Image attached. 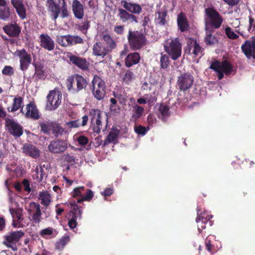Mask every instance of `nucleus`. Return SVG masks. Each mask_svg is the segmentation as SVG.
<instances>
[{
    "label": "nucleus",
    "instance_id": "1",
    "mask_svg": "<svg viewBox=\"0 0 255 255\" xmlns=\"http://www.w3.org/2000/svg\"><path fill=\"white\" fill-rule=\"evenodd\" d=\"M205 25L207 29H216L219 28L224 21L220 13L213 7L205 9Z\"/></svg>",
    "mask_w": 255,
    "mask_h": 255
},
{
    "label": "nucleus",
    "instance_id": "2",
    "mask_svg": "<svg viewBox=\"0 0 255 255\" xmlns=\"http://www.w3.org/2000/svg\"><path fill=\"white\" fill-rule=\"evenodd\" d=\"M128 45L132 51L142 48L147 43L146 35L142 31L129 30L127 35Z\"/></svg>",
    "mask_w": 255,
    "mask_h": 255
},
{
    "label": "nucleus",
    "instance_id": "3",
    "mask_svg": "<svg viewBox=\"0 0 255 255\" xmlns=\"http://www.w3.org/2000/svg\"><path fill=\"white\" fill-rule=\"evenodd\" d=\"M87 85V80L79 74H74L67 79L66 86L68 91L74 94L85 90Z\"/></svg>",
    "mask_w": 255,
    "mask_h": 255
},
{
    "label": "nucleus",
    "instance_id": "4",
    "mask_svg": "<svg viewBox=\"0 0 255 255\" xmlns=\"http://www.w3.org/2000/svg\"><path fill=\"white\" fill-rule=\"evenodd\" d=\"M165 51L173 60H176L181 55L182 46L178 38L167 41L164 44Z\"/></svg>",
    "mask_w": 255,
    "mask_h": 255
},
{
    "label": "nucleus",
    "instance_id": "5",
    "mask_svg": "<svg viewBox=\"0 0 255 255\" xmlns=\"http://www.w3.org/2000/svg\"><path fill=\"white\" fill-rule=\"evenodd\" d=\"M92 83V93L94 97L98 101L103 100L106 94L105 82L100 77L95 75Z\"/></svg>",
    "mask_w": 255,
    "mask_h": 255
},
{
    "label": "nucleus",
    "instance_id": "6",
    "mask_svg": "<svg viewBox=\"0 0 255 255\" xmlns=\"http://www.w3.org/2000/svg\"><path fill=\"white\" fill-rule=\"evenodd\" d=\"M24 235V232L21 230L10 232L4 237L3 244L7 248L11 249L12 251H16L17 250L16 244Z\"/></svg>",
    "mask_w": 255,
    "mask_h": 255
},
{
    "label": "nucleus",
    "instance_id": "7",
    "mask_svg": "<svg viewBox=\"0 0 255 255\" xmlns=\"http://www.w3.org/2000/svg\"><path fill=\"white\" fill-rule=\"evenodd\" d=\"M46 98V110L48 111H54L60 105L62 95L61 93L57 90H51L49 92Z\"/></svg>",
    "mask_w": 255,
    "mask_h": 255
},
{
    "label": "nucleus",
    "instance_id": "8",
    "mask_svg": "<svg viewBox=\"0 0 255 255\" xmlns=\"http://www.w3.org/2000/svg\"><path fill=\"white\" fill-rule=\"evenodd\" d=\"M194 77L189 72L182 73L178 77L177 86L180 91H186L193 85Z\"/></svg>",
    "mask_w": 255,
    "mask_h": 255
},
{
    "label": "nucleus",
    "instance_id": "9",
    "mask_svg": "<svg viewBox=\"0 0 255 255\" xmlns=\"http://www.w3.org/2000/svg\"><path fill=\"white\" fill-rule=\"evenodd\" d=\"M5 126L9 133L14 137H20L23 133V127L13 119L5 118Z\"/></svg>",
    "mask_w": 255,
    "mask_h": 255
},
{
    "label": "nucleus",
    "instance_id": "10",
    "mask_svg": "<svg viewBox=\"0 0 255 255\" xmlns=\"http://www.w3.org/2000/svg\"><path fill=\"white\" fill-rule=\"evenodd\" d=\"M102 111L99 109H92L90 110L89 117L93 126L94 132L99 133L102 129V122L101 121Z\"/></svg>",
    "mask_w": 255,
    "mask_h": 255
},
{
    "label": "nucleus",
    "instance_id": "11",
    "mask_svg": "<svg viewBox=\"0 0 255 255\" xmlns=\"http://www.w3.org/2000/svg\"><path fill=\"white\" fill-rule=\"evenodd\" d=\"M66 57L73 65L79 69L83 71L88 70L89 63L86 58L75 55L71 52H68L66 54Z\"/></svg>",
    "mask_w": 255,
    "mask_h": 255
},
{
    "label": "nucleus",
    "instance_id": "12",
    "mask_svg": "<svg viewBox=\"0 0 255 255\" xmlns=\"http://www.w3.org/2000/svg\"><path fill=\"white\" fill-rule=\"evenodd\" d=\"M16 53L19 58L20 69L24 72L27 70L31 63V56L25 49L17 50Z\"/></svg>",
    "mask_w": 255,
    "mask_h": 255
},
{
    "label": "nucleus",
    "instance_id": "13",
    "mask_svg": "<svg viewBox=\"0 0 255 255\" xmlns=\"http://www.w3.org/2000/svg\"><path fill=\"white\" fill-rule=\"evenodd\" d=\"M241 50L247 58L255 59V41L253 39V36L251 40L245 41L241 46Z\"/></svg>",
    "mask_w": 255,
    "mask_h": 255
},
{
    "label": "nucleus",
    "instance_id": "14",
    "mask_svg": "<svg viewBox=\"0 0 255 255\" xmlns=\"http://www.w3.org/2000/svg\"><path fill=\"white\" fill-rule=\"evenodd\" d=\"M28 213L31 215L32 220L35 224L39 223L41 221V211L40 206L39 204L32 202L29 204Z\"/></svg>",
    "mask_w": 255,
    "mask_h": 255
},
{
    "label": "nucleus",
    "instance_id": "15",
    "mask_svg": "<svg viewBox=\"0 0 255 255\" xmlns=\"http://www.w3.org/2000/svg\"><path fill=\"white\" fill-rule=\"evenodd\" d=\"M48 148L50 152L52 153H61L65 151L67 149V143L63 140H53L50 142Z\"/></svg>",
    "mask_w": 255,
    "mask_h": 255
},
{
    "label": "nucleus",
    "instance_id": "16",
    "mask_svg": "<svg viewBox=\"0 0 255 255\" xmlns=\"http://www.w3.org/2000/svg\"><path fill=\"white\" fill-rule=\"evenodd\" d=\"M118 13L117 14L118 17L123 22L125 23L128 21L130 22H135L137 23L138 22V18L135 15L132 14L127 10L125 8H119Z\"/></svg>",
    "mask_w": 255,
    "mask_h": 255
},
{
    "label": "nucleus",
    "instance_id": "17",
    "mask_svg": "<svg viewBox=\"0 0 255 255\" xmlns=\"http://www.w3.org/2000/svg\"><path fill=\"white\" fill-rule=\"evenodd\" d=\"M4 32L10 37H17L21 32V27L16 22L8 23L3 26Z\"/></svg>",
    "mask_w": 255,
    "mask_h": 255
},
{
    "label": "nucleus",
    "instance_id": "18",
    "mask_svg": "<svg viewBox=\"0 0 255 255\" xmlns=\"http://www.w3.org/2000/svg\"><path fill=\"white\" fill-rule=\"evenodd\" d=\"M93 54L97 57L104 58L106 55L111 53L106 48L105 43L96 42L93 46Z\"/></svg>",
    "mask_w": 255,
    "mask_h": 255
},
{
    "label": "nucleus",
    "instance_id": "19",
    "mask_svg": "<svg viewBox=\"0 0 255 255\" xmlns=\"http://www.w3.org/2000/svg\"><path fill=\"white\" fill-rule=\"evenodd\" d=\"M10 2L19 18L21 20L25 19L26 18V9L23 0H11Z\"/></svg>",
    "mask_w": 255,
    "mask_h": 255
},
{
    "label": "nucleus",
    "instance_id": "20",
    "mask_svg": "<svg viewBox=\"0 0 255 255\" xmlns=\"http://www.w3.org/2000/svg\"><path fill=\"white\" fill-rule=\"evenodd\" d=\"M40 46L49 51L54 49L55 44L51 37L47 34H41L39 36Z\"/></svg>",
    "mask_w": 255,
    "mask_h": 255
},
{
    "label": "nucleus",
    "instance_id": "21",
    "mask_svg": "<svg viewBox=\"0 0 255 255\" xmlns=\"http://www.w3.org/2000/svg\"><path fill=\"white\" fill-rule=\"evenodd\" d=\"M177 24L179 30L181 32H187L190 29L189 21L186 14L183 12H180L177 18Z\"/></svg>",
    "mask_w": 255,
    "mask_h": 255
},
{
    "label": "nucleus",
    "instance_id": "22",
    "mask_svg": "<svg viewBox=\"0 0 255 255\" xmlns=\"http://www.w3.org/2000/svg\"><path fill=\"white\" fill-rule=\"evenodd\" d=\"M121 3L123 7L132 14L138 15L142 11V6L138 3L128 2L126 0H122Z\"/></svg>",
    "mask_w": 255,
    "mask_h": 255
},
{
    "label": "nucleus",
    "instance_id": "23",
    "mask_svg": "<svg viewBox=\"0 0 255 255\" xmlns=\"http://www.w3.org/2000/svg\"><path fill=\"white\" fill-rule=\"evenodd\" d=\"M22 152L26 155L36 159L40 156V150L30 143H25L22 148Z\"/></svg>",
    "mask_w": 255,
    "mask_h": 255
},
{
    "label": "nucleus",
    "instance_id": "24",
    "mask_svg": "<svg viewBox=\"0 0 255 255\" xmlns=\"http://www.w3.org/2000/svg\"><path fill=\"white\" fill-rule=\"evenodd\" d=\"M46 6L48 10L51 13L52 19L56 20L60 13V7L59 4L54 0H47Z\"/></svg>",
    "mask_w": 255,
    "mask_h": 255
},
{
    "label": "nucleus",
    "instance_id": "25",
    "mask_svg": "<svg viewBox=\"0 0 255 255\" xmlns=\"http://www.w3.org/2000/svg\"><path fill=\"white\" fill-rule=\"evenodd\" d=\"M72 9L74 16L77 19H83L84 16V6L79 0H73L72 3Z\"/></svg>",
    "mask_w": 255,
    "mask_h": 255
},
{
    "label": "nucleus",
    "instance_id": "26",
    "mask_svg": "<svg viewBox=\"0 0 255 255\" xmlns=\"http://www.w3.org/2000/svg\"><path fill=\"white\" fill-rule=\"evenodd\" d=\"M26 112L24 116L26 118H31L34 120H38L40 118L36 106L34 102H30L26 105Z\"/></svg>",
    "mask_w": 255,
    "mask_h": 255
},
{
    "label": "nucleus",
    "instance_id": "27",
    "mask_svg": "<svg viewBox=\"0 0 255 255\" xmlns=\"http://www.w3.org/2000/svg\"><path fill=\"white\" fill-rule=\"evenodd\" d=\"M51 133L56 138L66 137L69 133L68 130L62 127L57 123L54 122Z\"/></svg>",
    "mask_w": 255,
    "mask_h": 255
},
{
    "label": "nucleus",
    "instance_id": "28",
    "mask_svg": "<svg viewBox=\"0 0 255 255\" xmlns=\"http://www.w3.org/2000/svg\"><path fill=\"white\" fill-rule=\"evenodd\" d=\"M48 166L45 164H40L37 165L35 168V175L34 176L35 180L37 182H41L44 178L47 177V170Z\"/></svg>",
    "mask_w": 255,
    "mask_h": 255
},
{
    "label": "nucleus",
    "instance_id": "29",
    "mask_svg": "<svg viewBox=\"0 0 255 255\" xmlns=\"http://www.w3.org/2000/svg\"><path fill=\"white\" fill-rule=\"evenodd\" d=\"M140 57L137 52H132L128 54L125 59L126 67L129 68L137 64L140 61Z\"/></svg>",
    "mask_w": 255,
    "mask_h": 255
},
{
    "label": "nucleus",
    "instance_id": "30",
    "mask_svg": "<svg viewBox=\"0 0 255 255\" xmlns=\"http://www.w3.org/2000/svg\"><path fill=\"white\" fill-rule=\"evenodd\" d=\"M35 68L34 76L35 80L38 81L39 80H44L46 76V72L44 70V66L41 64H34Z\"/></svg>",
    "mask_w": 255,
    "mask_h": 255
},
{
    "label": "nucleus",
    "instance_id": "31",
    "mask_svg": "<svg viewBox=\"0 0 255 255\" xmlns=\"http://www.w3.org/2000/svg\"><path fill=\"white\" fill-rule=\"evenodd\" d=\"M188 46L189 51L192 50V54H194L195 56H198L202 52V48L196 39L190 38L188 41Z\"/></svg>",
    "mask_w": 255,
    "mask_h": 255
},
{
    "label": "nucleus",
    "instance_id": "32",
    "mask_svg": "<svg viewBox=\"0 0 255 255\" xmlns=\"http://www.w3.org/2000/svg\"><path fill=\"white\" fill-rule=\"evenodd\" d=\"M212 215L207 216L206 217H201L198 215L196 219V221L198 225V230H202L206 228V225L209 224L210 226H211L213 224V221H211L210 219L212 218Z\"/></svg>",
    "mask_w": 255,
    "mask_h": 255
},
{
    "label": "nucleus",
    "instance_id": "33",
    "mask_svg": "<svg viewBox=\"0 0 255 255\" xmlns=\"http://www.w3.org/2000/svg\"><path fill=\"white\" fill-rule=\"evenodd\" d=\"M22 209L19 208L17 209L13 208L9 209L10 213L13 219V226L15 227L17 226V224L15 223L16 220L18 222V223H20L23 220V218L22 217Z\"/></svg>",
    "mask_w": 255,
    "mask_h": 255
},
{
    "label": "nucleus",
    "instance_id": "34",
    "mask_svg": "<svg viewBox=\"0 0 255 255\" xmlns=\"http://www.w3.org/2000/svg\"><path fill=\"white\" fill-rule=\"evenodd\" d=\"M78 212L74 211H70L67 216V219L68 220V225L69 228L73 230L75 229L77 226V220L79 219Z\"/></svg>",
    "mask_w": 255,
    "mask_h": 255
},
{
    "label": "nucleus",
    "instance_id": "35",
    "mask_svg": "<svg viewBox=\"0 0 255 255\" xmlns=\"http://www.w3.org/2000/svg\"><path fill=\"white\" fill-rule=\"evenodd\" d=\"M103 39L105 42V44L106 48L108 49L110 52L117 47L116 42L110 34H103Z\"/></svg>",
    "mask_w": 255,
    "mask_h": 255
},
{
    "label": "nucleus",
    "instance_id": "36",
    "mask_svg": "<svg viewBox=\"0 0 255 255\" xmlns=\"http://www.w3.org/2000/svg\"><path fill=\"white\" fill-rule=\"evenodd\" d=\"M206 36L204 38V42L207 45H214L217 42V37L212 34L214 30L205 28Z\"/></svg>",
    "mask_w": 255,
    "mask_h": 255
},
{
    "label": "nucleus",
    "instance_id": "37",
    "mask_svg": "<svg viewBox=\"0 0 255 255\" xmlns=\"http://www.w3.org/2000/svg\"><path fill=\"white\" fill-rule=\"evenodd\" d=\"M144 112V108L138 105H135L133 107L132 114L130 118V121L136 122L143 115Z\"/></svg>",
    "mask_w": 255,
    "mask_h": 255
},
{
    "label": "nucleus",
    "instance_id": "38",
    "mask_svg": "<svg viewBox=\"0 0 255 255\" xmlns=\"http://www.w3.org/2000/svg\"><path fill=\"white\" fill-rule=\"evenodd\" d=\"M38 198L41 200V204L46 207L49 206L51 201V195L46 190L39 192Z\"/></svg>",
    "mask_w": 255,
    "mask_h": 255
},
{
    "label": "nucleus",
    "instance_id": "39",
    "mask_svg": "<svg viewBox=\"0 0 255 255\" xmlns=\"http://www.w3.org/2000/svg\"><path fill=\"white\" fill-rule=\"evenodd\" d=\"M14 13V12H13ZM12 12L10 7L7 5L0 7V19L4 21H7L9 19Z\"/></svg>",
    "mask_w": 255,
    "mask_h": 255
},
{
    "label": "nucleus",
    "instance_id": "40",
    "mask_svg": "<svg viewBox=\"0 0 255 255\" xmlns=\"http://www.w3.org/2000/svg\"><path fill=\"white\" fill-rule=\"evenodd\" d=\"M71 37V35L70 34L62 36H57L56 38V42L63 47L72 46Z\"/></svg>",
    "mask_w": 255,
    "mask_h": 255
},
{
    "label": "nucleus",
    "instance_id": "41",
    "mask_svg": "<svg viewBox=\"0 0 255 255\" xmlns=\"http://www.w3.org/2000/svg\"><path fill=\"white\" fill-rule=\"evenodd\" d=\"M216 61H217L219 63V69L224 72L226 75H229L231 74L233 70V66L229 62H228L227 60H224L222 62H220L218 60H216Z\"/></svg>",
    "mask_w": 255,
    "mask_h": 255
},
{
    "label": "nucleus",
    "instance_id": "42",
    "mask_svg": "<svg viewBox=\"0 0 255 255\" xmlns=\"http://www.w3.org/2000/svg\"><path fill=\"white\" fill-rule=\"evenodd\" d=\"M23 99L20 96H17L15 97L13 100V103L11 109L10 108H7L8 112H14L19 110L22 104Z\"/></svg>",
    "mask_w": 255,
    "mask_h": 255
},
{
    "label": "nucleus",
    "instance_id": "43",
    "mask_svg": "<svg viewBox=\"0 0 255 255\" xmlns=\"http://www.w3.org/2000/svg\"><path fill=\"white\" fill-rule=\"evenodd\" d=\"M54 122L41 123L39 124L40 127V131L44 133L49 135L52 132V128L53 126Z\"/></svg>",
    "mask_w": 255,
    "mask_h": 255
},
{
    "label": "nucleus",
    "instance_id": "44",
    "mask_svg": "<svg viewBox=\"0 0 255 255\" xmlns=\"http://www.w3.org/2000/svg\"><path fill=\"white\" fill-rule=\"evenodd\" d=\"M119 134V130L118 129H112L109 133L107 138L105 139L104 144L114 142L118 137Z\"/></svg>",
    "mask_w": 255,
    "mask_h": 255
},
{
    "label": "nucleus",
    "instance_id": "45",
    "mask_svg": "<svg viewBox=\"0 0 255 255\" xmlns=\"http://www.w3.org/2000/svg\"><path fill=\"white\" fill-rule=\"evenodd\" d=\"M156 13L158 14L157 20L158 24L161 26L166 24L167 23V20L166 19V18L167 16V11L166 10H164L163 11H158Z\"/></svg>",
    "mask_w": 255,
    "mask_h": 255
},
{
    "label": "nucleus",
    "instance_id": "46",
    "mask_svg": "<svg viewBox=\"0 0 255 255\" xmlns=\"http://www.w3.org/2000/svg\"><path fill=\"white\" fill-rule=\"evenodd\" d=\"M159 111L160 114L159 118L165 121L169 116V107L167 105H161L159 108Z\"/></svg>",
    "mask_w": 255,
    "mask_h": 255
},
{
    "label": "nucleus",
    "instance_id": "47",
    "mask_svg": "<svg viewBox=\"0 0 255 255\" xmlns=\"http://www.w3.org/2000/svg\"><path fill=\"white\" fill-rule=\"evenodd\" d=\"M219 63L217 61H214L212 62L210 66V68L213 70L217 73V76L219 80H221L224 77V72L221 71L219 67Z\"/></svg>",
    "mask_w": 255,
    "mask_h": 255
},
{
    "label": "nucleus",
    "instance_id": "48",
    "mask_svg": "<svg viewBox=\"0 0 255 255\" xmlns=\"http://www.w3.org/2000/svg\"><path fill=\"white\" fill-rule=\"evenodd\" d=\"M76 156L73 153H66L63 156V159L64 162H67L71 165H73L75 163Z\"/></svg>",
    "mask_w": 255,
    "mask_h": 255
},
{
    "label": "nucleus",
    "instance_id": "49",
    "mask_svg": "<svg viewBox=\"0 0 255 255\" xmlns=\"http://www.w3.org/2000/svg\"><path fill=\"white\" fill-rule=\"evenodd\" d=\"M134 78V74L131 70H128L126 71L123 81L127 84H129Z\"/></svg>",
    "mask_w": 255,
    "mask_h": 255
},
{
    "label": "nucleus",
    "instance_id": "50",
    "mask_svg": "<svg viewBox=\"0 0 255 255\" xmlns=\"http://www.w3.org/2000/svg\"><path fill=\"white\" fill-rule=\"evenodd\" d=\"M78 202V200L76 201L75 200L71 201L69 202V204L71 207H73L72 210L71 211H74L76 212H78L79 213V218L81 219L82 214V207L80 206H78L77 205Z\"/></svg>",
    "mask_w": 255,
    "mask_h": 255
},
{
    "label": "nucleus",
    "instance_id": "51",
    "mask_svg": "<svg viewBox=\"0 0 255 255\" xmlns=\"http://www.w3.org/2000/svg\"><path fill=\"white\" fill-rule=\"evenodd\" d=\"M86 193L85 196L78 199V202H82L84 201H90L94 197V194L91 189H87Z\"/></svg>",
    "mask_w": 255,
    "mask_h": 255
},
{
    "label": "nucleus",
    "instance_id": "52",
    "mask_svg": "<svg viewBox=\"0 0 255 255\" xmlns=\"http://www.w3.org/2000/svg\"><path fill=\"white\" fill-rule=\"evenodd\" d=\"M160 67L162 69H166L169 64V59L167 55L161 54L160 59Z\"/></svg>",
    "mask_w": 255,
    "mask_h": 255
},
{
    "label": "nucleus",
    "instance_id": "53",
    "mask_svg": "<svg viewBox=\"0 0 255 255\" xmlns=\"http://www.w3.org/2000/svg\"><path fill=\"white\" fill-rule=\"evenodd\" d=\"M90 21L87 19H85L82 21L78 27L79 29L82 32L83 34L86 35L87 33V30L90 28Z\"/></svg>",
    "mask_w": 255,
    "mask_h": 255
},
{
    "label": "nucleus",
    "instance_id": "54",
    "mask_svg": "<svg viewBox=\"0 0 255 255\" xmlns=\"http://www.w3.org/2000/svg\"><path fill=\"white\" fill-rule=\"evenodd\" d=\"M3 75L11 76L14 74V68L10 66H5L1 71Z\"/></svg>",
    "mask_w": 255,
    "mask_h": 255
},
{
    "label": "nucleus",
    "instance_id": "55",
    "mask_svg": "<svg viewBox=\"0 0 255 255\" xmlns=\"http://www.w3.org/2000/svg\"><path fill=\"white\" fill-rule=\"evenodd\" d=\"M149 129V128L147 127L146 128L145 127L142 126L141 125L138 126L134 127V131L135 132L141 135H144L146 134L147 131Z\"/></svg>",
    "mask_w": 255,
    "mask_h": 255
},
{
    "label": "nucleus",
    "instance_id": "56",
    "mask_svg": "<svg viewBox=\"0 0 255 255\" xmlns=\"http://www.w3.org/2000/svg\"><path fill=\"white\" fill-rule=\"evenodd\" d=\"M62 6L60 8L61 11V17L62 18L67 17L69 15V12L67 9V5L66 0H62Z\"/></svg>",
    "mask_w": 255,
    "mask_h": 255
},
{
    "label": "nucleus",
    "instance_id": "57",
    "mask_svg": "<svg viewBox=\"0 0 255 255\" xmlns=\"http://www.w3.org/2000/svg\"><path fill=\"white\" fill-rule=\"evenodd\" d=\"M225 33L227 37L231 39H236L239 37V36L232 31L230 27L226 28Z\"/></svg>",
    "mask_w": 255,
    "mask_h": 255
},
{
    "label": "nucleus",
    "instance_id": "58",
    "mask_svg": "<svg viewBox=\"0 0 255 255\" xmlns=\"http://www.w3.org/2000/svg\"><path fill=\"white\" fill-rule=\"evenodd\" d=\"M85 191L84 186H80L75 188L72 192V196L74 198L82 196L83 192Z\"/></svg>",
    "mask_w": 255,
    "mask_h": 255
},
{
    "label": "nucleus",
    "instance_id": "59",
    "mask_svg": "<svg viewBox=\"0 0 255 255\" xmlns=\"http://www.w3.org/2000/svg\"><path fill=\"white\" fill-rule=\"evenodd\" d=\"M249 27L248 31L250 33L255 32V21L254 18L251 15L249 16Z\"/></svg>",
    "mask_w": 255,
    "mask_h": 255
},
{
    "label": "nucleus",
    "instance_id": "60",
    "mask_svg": "<svg viewBox=\"0 0 255 255\" xmlns=\"http://www.w3.org/2000/svg\"><path fill=\"white\" fill-rule=\"evenodd\" d=\"M71 40L72 42V45L77 44H83L84 43V40L78 35H71Z\"/></svg>",
    "mask_w": 255,
    "mask_h": 255
},
{
    "label": "nucleus",
    "instance_id": "61",
    "mask_svg": "<svg viewBox=\"0 0 255 255\" xmlns=\"http://www.w3.org/2000/svg\"><path fill=\"white\" fill-rule=\"evenodd\" d=\"M150 97H152L151 95H149L148 94H145L144 95L143 98H140L137 100V103L139 104H145L146 103V102L148 103H150L151 102Z\"/></svg>",
    "mask_w": 255,
    "mask_h": 255
},
{
    "label": "nucleus",
    "instance_id": "62",
    "mask_svg": "<svg viewBox=\"0 0 255 255\" xmlns=\"http://www.w3.org/2000/svg\"><path fill=\"white\" fill-rule=\"evenodd\" d=\"M53 233V229L51 228H47L42 230L40 232L41 237L45 238L46 236H49Z\"/></svg>",
    "mask_w": 255,
    "mask_h": 255
},
{
    "label": "nucleus",
    "instance_id": "63",
    "mask_svg": "<svg viewBox=\"0 0 255 255\" xmlns=\"http://www.w3.org/2000/svg\"><path fill=\"white\" fill-rule=\"evenodd\" d=\"M114 31L118 35H123L125 31L124 26L116 25L114 28Z\"/></svg>",
    "mask_w": 255,
    "mask_h": 255
},
{
    "label": "nucleus",
    "instance_id": "64",
    "mask_svg": "<svg viewBox=\"0 0 255 255\" xmlns=\"http://www.w3.org/2000/svg\"><path fill=\"white\" fill-rule=\"evenodd\" d=\"M77 141L79 144L85 145L88 142V138L84 135H80L77 139Z\"/></svg>",
    "mask_w": 255,
    "mask_h": 255
}]
</instances>
